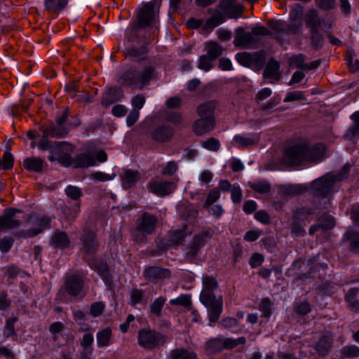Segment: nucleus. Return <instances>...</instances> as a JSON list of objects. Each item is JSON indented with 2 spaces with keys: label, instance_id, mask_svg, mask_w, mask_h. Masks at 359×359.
Segmentation results:
<instances>
[{
  "label": "nucleus",
  "instance_id": "f257e3e1",
  "mask_svg": "<svg viewBox=\"0 0 359 359\" xmlns=\"http://www.w3.org/2000/svg\"><path fill=\"white\" fill-rule=\"evenodd\" d=\"M326 158V147L323 144L309 145L306 142L288 148L283 162L288 166L298 165L304 162L318 163Z\"/></svg>",
  "mask_w": 359,
  "mask_h": 359
},
{
  "label": "nucleus",
  "instance_id": "f03ea898",
  "mask_svg": "<svg viewBox=\"0 0 359 359\" xmlns=\"http://www.w3.org/2000/svg\"><path fill=\"white\" fill-rule=\"evenodd\" d=\"M155 68L151 64L126 66L118 79V82L123 87L133 90H142L149 85L154 79Z\"/></svg>",
  "mask_w": 359,
  "mask_h": 359
},
{
  "label": "nucleus",
  "instance_id": "7ed1b4c3",
  "mask_svg": "<svg viewBox=\"0 0 359 359\" xmlns=\"http://www.w3.org/2000/svg\"><path fill=\"white\" fill-rule=\"evenodd\" d=\"M350 168V165H345L341 173L337 175L327 173L323 177L314 180L311 184L290 186L289 190L294 194H298L302 191H309L315 196H327L337 190V184L339 182L346 178V173Z\"/></svg>",
  "mask_w": 359,
  "mask_h": 359
},
{
  "label": "nucleus",
  "instance_id": "20e7f679",
  "mask_svg": "<svg viewBox=\"0 0 359 359\" xmlns=\"http://www.w3.org/2000/svg\"><path fill=\"white\" fill-rule=\"evenodd\" d=\"M217 288V283L214 278L210 276L203 277L200 301L206 307L210 322H216L223 310L222 295L215 294Z\"/></svg>",
  "mask_w": 359,
  "mask_h": 359
},
{
  "label": "nucleus",
  "instance_id": "39448f33",
  "mask_svg": "<svg viewBox=\"0 0 359 359\" xmlns=\"http://www.w3.org/2000/svg\"><path fill=\"white\" fill-rule=\"evenodd\" d=\"M159 7L160 5L157 4L156 8H155L151 2L144 5L137 15L138 26L141 27H147L149 26L156 27Z\"/></svg>",
  "mask_w": 359,
  "mask_h": 359
},
{
  "label": "nucleus",
  "instance_id": "423d86ee",
  "mask_svg": "<svg viewBox=\"0 0 359 359\" xmlns=\"http://www.w3.org/2000/svg\"><path fill=\"white\" fill-rule=\"evenodd\" d=\"M50 218L46 216H30L27 222L28 229L26 231V236L28 237L35 236L42 232L43 229L50 228Z\"/></svg>",
  "mask_w": 359,
  "mask_h": 359
},
{
  "label": "nucleus",
  "instance_id": "0eeeda50",
  "mask_svg": "<svg viewBox=\"0 0 359 359\" xmlns=\"http://www.w3.org/2000/svg\"><path fill=\"white\" fill-rule=\"evenodd\" d=\"M177 185L173 182L154 180L148 185L149 190L157 196H165L173 193Z\"/></svg>",
  "mask_w": 359,
  "mask_h": 359
},
{
  "label": "nucleus",
  "instance_id": "6e6552de",
  "mask_svg": "<svg viewBox=\"0 0 359 359\" xmlns=\"http://www.w3.org/2000/svg\"><path fill=\"white\" fill-rule=\"evenodd\" d=\"M81 241L82 243L81 253L86 261H89L88 257L93 255L97 249V242L94 233L90 231H84Z\"/></svg>",
  "mask_w": 359,
  "mask_h": 359
},
{
  "label": "nucleus",
  "instance_id": "1a4fd4ad",
  "mask_svg": "<svg viewBox=\"0 0 359 359\" xmlns=\"http://www.w3.org/2000/svg\"><path fill=\"white\" fill-rule=\"evenodd\" d=\"M160 341L158 333L150 330H141L138 333V344L146 348H152L157 346Z\"/></svg>",
  "mask_w": 359,
  "mask_h": 359
},
{
  "label": "nucleus",
  "instance_id": "9d476101",
  "mask_svg": "<svg viewBox=\"0 0 359 359\" xmlns=\"http://www.w3.org/2000/svg\"><path fill=\"white\" fill-rule=\"evenodd\" d=\"M210 231H203L196 235L191 243L187 247L186 255L189 258H193L197 255L199 250L205 245L208 239L210 238Z\"/></svg>",
  "mask_w": 359,
  "mask_h": 359
},
{
  "label": "nucleus",
  "instance_id": "9b49d317",
  "mask_svg": "<svg viewBox=\"0 0 359 359\" xmlns=\"http://www.w3.org/2000/svg\"><path fill=\"white\" fill-rule=\"evenodd\" d=\"M258 43V40L255 38L251 32H247L243 29H238L234 39V45L241 48L255 47Z\"/></svg>",
  "mask_w": 359,
  "mask_h": 359
},
{
  "label": "nucleus",
  "instance_id": "f8f14e48",
  "mask_svg": "<svg viewBox=\"0 0 359 359\" xmlns=\"http://www.w3.org/2000/svg\"><path fill=\"white\" fill-rule=\"evenodd\" d=\"M83 287L81 278L76 274L68 276L66 278L63 290L71 296H77Z\"/></svg>",
  "mask_w": 359,
  "mask_h": 359
},
{
  "label": "nucleus",
  "instance_id": "ddd939ff",
  "mask_svg": "<svg viewBox=\"0 0 359 359\" xmlns=\"http://www.w3.org/2000/svg\"><path fill=\"white\" fill-rule=\"evenodd\" d=\"M16 212L15 209H8L5 211L4 215L0 217V229L8 230L19 226L20 221L15 216Z\"/></svg>",
  "mask_w": 359,
  "mask_h": 359
},
{
  "label": "nucleus",
  "instance_id": "4468645a",
  "mask_svg": "<svg viewBox=\"0 0 359 359\" xmlns=\"http://www.w3.org/2000/svg\"><path fill=\"white\" fill-rule=\"evenodd\" d=\"M123 97L124 93L121 88L111 87L108 88L103 94L102 104L108 106L119 101Z\"/></svg>",
  "mask_w": 359,
  "mask_h": 359
},
{
  "label": "nucleus",
  "instance_id": "2eb2a0df",
  "mask_svg": "<svg viewBox=\"0 0 359 359\" xmlns=\"http://www.w3.org/2000/svg\"><path fill=\"white\" fill-rule=\"evenodd\" d=\"M215 126V118H201L195 121L194 131L197 135H203L212 130Z\"/></svg>",
  "mask_w": 359,
  "mask_h": 359
},
{
  "label": "nucleus",
  "instance_id": "dca6fc26",
  "mask_svg": "<svg viewBox=\"0 0 359 359\" xmlns=\"http://www.w3.org/2000/svg\"><path fill=\"white\" fill-rule=\"evenodd\" d=\"M121 184L124 189L135 186L141 178L140 172L133 170H125L121 174Z\"/></svg>",
  "mask_w": 359,
  "mask_h": 359
},
{
  "label": "nucleus",
  "instance_id": "f3484780",
  "mask_svg": "<svg viewBox=\"0 0 359 359\" xmlns=\"http://www.w3.org/2000/svg\"><path fill=\"white\" fill-rule=\"evenodd\" d=\"M221 9L230 18H238L243 11L241 4H233L229 1H224L220 6Z\"/></svg>",
  "mask_w": 359,
  "mask_h": 359
},
{
  "label": "nucleus",
  "instance_id": "a211bd4d",
  "mask_svg": "<svg viewBox=\"0 0 359 359\" xmlns=\"http://www.w3.org/2000/svg\"><path fill=\"white\" fill-rule=\"evenodd\" d=\"M57 150L64 153L63 156L55 157L54 156H51L49 157V160L50 161H53L55 158H57L62 165L65 166H69L72 163V158L68 155L69 151H72V147L71 144L67 142L60 143L57 145Z\"/></svg>",
  "mask_w": 359,
  "mask_h": 359
},
{
  "label": "nucleus",
  "instance_id": "6ab92c4d",
  "mask_svg": "<svg viewBox=\"0 0 359 359\" xmlns=\"http://www.w3.org/2000/svg\"><path fill=\"white\" fill-rule=\"evenodd\" d=\"M217 102L214 100L208 101L200 104L197 108V113L201 118H215L214 111Z\"/></svg>",
  "mask_w": 359,
  "mask_h": 359
},
{
  "label": "nucleus",
  "instance_id": "aec40b11",
  "mask_svg": "<svg viewBox=\"0 0 359 359\" xmlns=\"http://www.w3.org/2000/svg\"><path fill=\"white\" fill-rule=\"evenodd\" d=\"M173 134L172 129L166 126L157 127L151 133L152 137L159 142L168 140Z\"/></svg>",
  "mask_w": 359,
  "mask_h": 359
},
{
  "label": "nucleus",
  "instance_id": "412c9836",
  "mask_svg": "<svg viewBox=\"0 0 359 359\" xmlns=\"http://www.w3.org/2000/svg\"><path fill=\"white\" fill-rule=\"evenodd\" d=\"M70 241L68 236L62 231L56 232L51 238L50 245L59 249L67 248L69 245Z\"/></svg>",
  "mask_w": 359,
  "mask_h": 359
},
{
  "label": "nucleus",
  "instance_id": "4be33fe9",
  "mask_svg": "<svg viewBox=\"0 0 359 359\" xmlns=\"http://www.w3.org/2000/svg\"><path fill=\"white\" fill-rule=\"evenodd\" d=\"M205 55L215 60L222 54L224 48L218 43L210 41L205 43Z\"/></svg>",
  "mask_w": 359,
  "mask_h": 359
},
{
  "label": "nucleus",
  "instance_id": "5701e85b",
  "mask_svg": "<svg viewBox=\"0 0 359 359\" xmlns=\"http://www.w3.org/2000/svg\"><path fill=\"white\" fill-rule=\"evenodd\" d=\"M156 218L151 215L144 214L142 215L140 224V229L145 233H151L156 226Z\"/></svg>",
  "mask_w": 359,
  "mask_h": 359
},
{
  "label": "nucleus",
  "instance_id": "b1692460",
  "mask_svg": "<svg viewBox=\"0 0 359 359\" xmlns=\"http://www.w3.org/2000/svg\"><path fill=\"white\" fill-rule=\"evenodd\" d=\"M225 19L222 13L215 11L212 16L205 22L204 30H211L224 22Z\"/></svg>",
  "mask_w": 359,
  "mask_h": 359
},
{
  "label": "nucleus",
  "instance_id": "393cba45",
  "mask_svg": "<svg viewBox=\"0 0 359 359\" xmlns=\"http://www.w3.org/2000/svg\"><path fill=\"white\" fill-rule=\"evenodd\" d=\"M279 64L274 60H271L267 63V65L264 69V76L266 78H270L271 79H278L279 74Z\"/></svg>",
  "mask_w": 359,
  "mask_h": 359
},
{
  "label": "nucleus",
  "instance_id": "a878e982",
  "mask_svg": "<svg viewBox=\"0 0 359 359\" xmlns=\"http://www.w3.org/2000/svg\"><path fill=\"white\" fill-rule=\"evenodd\" d=\"M332 338L330 334L322 337L316 346V350L319 355H324L327 354L330 348Z\"/></svg>",
  "mask_w": 359,
  "mask_h": 359
},
{
  "label": "nucleus",
  "instance_id": "bb28decb",
  "mask_svg": "<svg viewBox=\"0 0 359 359\" xmlns=\"http://www.w3.org/2000/svg\"><path fill=\"white\" fill-rule=\"evenodd\" d=\"M96 165L95 158L89 154H79L75 158V165L79 168H87Z\"/></svg>",
  "mask_w": 359,
  "mask_h": 359
},
{
  "label": "nucleus",
  "instance_id": "cd10ccee",
  "mask_svg": "<svg viewBox=\"0 0 359 359\" xmlns=\"http://www.w3.org/2000/svg\"><path fill=\"white\" fill-rule=\"evenodd\" d=\"M351 118L354 121V124L347 131L346 136L347 138L354 141L358 140L359 135V111H355Z\"/></svg>",
  "mask_w": 359,
  "mask_h": 359
},
{
  "label": "nucleus",
  "instance_id": "c85d7f7f",
  "mask_svg": "<svg viewBox=\"0 0 359 359\" xmlns=\"http://www.w3.org/2000/svg\"><path fill=\"white\" fill-rule=\"evenodd\" d=\"M44 162L40 158H27L24 161V166L26 169L34 171L40 172L43 170Z\"/></svg>",
  "mask_w": 359,
  "mask_h": 359
},
{
  "label": "nucleus",
  "instance_id": "c756f323",
  "mask_svg": "<svg viewBox=\"0 0 359 359\" xmlns=\"http://www.w3.org/2000/svg\"><path fill=\"white\" fill-rule=\"evenodd\" d=\"M68 116V113L65 111L63 114L57 118V127L54 128L50 135L55 137H62L67 133V130L62 129V125L66 121Z\"/></svg>",
  "mask_w": 359,
  "mask_h": 359
},
{
  "label": "nucleus",
  "instance_id": "7c9ffc66",
  "mask_svg": "<svg viewBox=\"0 0 359 359\" xmlns=\"http://www.w3.org/2000/svg\"><path fill=\"white\" fill-rule=\"evenodd\" d=\"M171 359H197V355L185 348H176L170 352Z\"/></svg>",
  "mask_w": 359,
  "mask_h": 359
},
{
  "label": "nucleus",
  "instance_id": "2f4dec72",
  "mask_svg": "<svg viewBox=\"0 0 359 359\" xmlns=\"http://www.w3.org/2000/svg\"><path fill=\"white\" fill-rule=\"evenodd\" d=\"M90 266L95 269L100 277L102 278L105 284L110 288H111V277L109 273V271L107 269V266L104 264H101L100 266H96L93 263H90Z\"/></svg>",
  "mask_w": 359,
  "mask_h": 359
},
{
  "label": "nucleus",
  "instance_id": "473e14b6",
  "mask_svg": "<svg viewBox=\"0 0 359 359\" xmlns=\"http://www.w3.org/2000/svg\"><path fill=\"white\" fill-rule=\"evenodd\" d=\"M111 331L105 328L97 334V344L100 347L107 346L111 344Z\"/></svg>",
  "mask_w": 359,
  "mask_h": 359
},
{
  "label": "nucleus",
  "instance_id": "72a5a7b5",
  "mask_svg": "<svg viewBox=\"0 0 359 359\" xmlns=\"http://www.w3.org/2000/svg\"><path fill=\"white\" fill-rule=\"evenodd\" d=\"M191 233V229H188L187 226L186 229L182 230H175L172 232V236L170 237V242L171 245H177L180 243L184 238V237Z\"/></svg>",
  "mask_w": 359,
  "mask_h": 359
},
{
  "label": "nucleus",
  "instance_id": "f704fd0d",
  "mask_svg": "<svg viewBox=\"0 0 359 359\" xmlns=\"http://www.w3.org/2000/svg\"><path fill=\"white\" fill-rule=\"evenodd\" d=\"M67 3L68 0H46L45 6L50 11H58L62 10Z\"/></svg>",
  "mask_w": 359,
  "mask_h": 359
},
{
  "label": "nucleus",
  "instance_id": "c9c22d12",
  "mask_svg": "<svg viewBox=\"0 0 359 359\" xmlns=\"http://www.w3.org/2000/svg\"><path fill=\"white\" fill-rule=\"evenodd\" d=\"M255 140L250 137H244L239 135L234 136L233 143L238 148H245L255 143Z\"/></svg>",
  "mask_w": 359,
  "mask_h": 359
},
{
  "label": "nucleus",
  "instance_id": "e433bc0d",
  "mask_svg": "<svg viewBox=\"0 0 359 359\" xmlns=\"http://www.w3.org/2000/svg\"><path fill=\"white\" fill-rule=\"evenodd\" d=\"M13 161L14 159L10 151V149H8L4 152L2 160L0 159V170H8L13 168Z\"/></svg>",
  "mask_w": 359,
  "mask_h": 359
},
{
  "label": "nucleus",
  "instance_id": "4c0bfd02",
  "mask_svg": "<svg viewBox=\"0 0 359 359\" xmlns=\"http://www.w3.org/2000/svg\"><path fill=\"white\" fill-rule=\"evenodd\" d=\"M358 294V289L352 288L349 290L348 293L346 295V299L350 306L354 309L355 311L358 310V302H357V296Z\"/></svg>",
  "mask_w": 359,
  "mask_h": 359
},
{
  "label": "nucleus",
  "instance_id": "58836bf2",
  "mask_svg": "<svg viewBox=\"0 0 359 359\" xmlns=\"http://www.w3.org/2000/svg\"><path fill=\"white\" fill-rule=\"evenodd\" d=\"M213 61H214L213 59H212L211 57H208L206 55H201L198 59V67L201 70H203L205 72H208L213 67V65H212Z\"/></svg>",
  "mask_w": 359,
  "mask_h": 359
},
{
  "label": "nucleus",
  "instance_id": "ea45409f",
  "mask_svg": "<svg viewBox=\"0 0 359 359\" xmlns=\"http://www.w3.org/2000/svg\"><path fill=\"white\" fill-rule=\"evenodd\" d=\"M187 208H189L187 217H185V216L183 215V211L185 210V208L184 205H179L178 206V211L181 216L183 217V219L187 220L188 223L191 224L194 222L196 216H197V211L195 210V208L192 206L187 207Z\"/></svg>",
  "mask_w": 359,
  "mask_h": 359
},
{
  "label": "nucleus",
  "instance_id": "a19ab883",
  "mask_svg": "<svg viewBox=\"0 0 359 359\" xmlns=\"http://www.w3.org/2000/svg\"><path fill=\"white\" fill-rule=\"evenodd\" d=\"M205 347L211 353L219 351L223 348L222 341L219 338L210 339L206 342Z\"/></svg>",
  "mask_w": 359,
  "mask_h": 359
},
{
  "label": "nucleus",
  "instance_id": "79ce46f5",
  "mask_svg": "<svg viewBox=\"0 0 359 359\" xmlns=\"http://www.w3.org/2000/svg\"><path fill=\"white\" fill-rule=\"evenodd\" d=\"M202 147L209 151H217L220 148L219 141L214 137H210L201 142Z\"/></svg>",
  "mask_w": 359,
  "mask_h": 359
},
{
  "label": "nucleus",
  "instance_id": "37998d69",
  "mask_svg": "<svg viewBox=\"0 0 359 359\" xmlns=\"http://www.w3.org/2000/svg\"><path fill=\"white\" fill-rule=\"evenodd\" d=\"M272 303L269 299H263L259 303V310L262 316L269 317L271 313Z\"/></svg>",
  "mask_w": 359,
  "mask_h": 359
},
{
  "label": "nucleus",
  "instance_id": "c03bdc74",
  "mask_svg": "<svg viewBox=\"0 0 359 359\" xmlns=\"http://www.w3.org/2000/svg\"><path fill=\"white\" fill-rule=\"evenodd\" d=\"M178 170L177 163L173 161L168 162L161 170V173L164 175H172Z\"/></svg>",
  "mask_w": 359,
  "mask_h": 359
},
{
  "label": "nucleus",
  "instance_id": "a18cd8bd",
  "mask_svg": "<svg viewBox=\"0 0 359 359\" xmlns=\"http://www.w3.org/2000/svg\"><path fill=\"white\" fill-rule=\"evenodd\" d=\"M290 65L302 69H307L308 67V64L304 63V57L302 55L292 57L290 59Z\"/></svg>",
  "mask_w": 359,
  "mask_h": 359
},
{
  "label": "nucleus",
  "instance_id": "49530a36",
  "mask_svg": "<svg viewBox=\"0 0 359 359\" xmlns=\"http://www.w3.org/2000/svg\"><path fill=\"white\" fill-rule=\"evenodd\" d=\"M146 97L143 94H137L133 96L130 100L133 109H136L138 111L144 107Z\"/></svg>",
  "mask_w": 359,
  "mask_h": 359
},
{
  "label": "nucleus",
  "instance_id": "de8ad7c7",
  "mask_svg": "<svg viewBox=\"0 0 359 359\" xmlns=\"http://www.w3.org/2000/svg\"><path fill=\"white\" fill-rule=\"evenodd\" d=\"M191 302V297L189 294H181L178 297L170 300L172 305H181L188 306Z\"/></svg>",
  "mask_w": 359,
  "mask_h": 359
},
{
  "label": "nucleus",
  "instance_id": "09e8293b",
  "mask_svg": "<svg viewBox=\"0 0 359 359\" xmlns=\"http://www.w3.org/2000/svg\"><path fill=\"white\" fill-rule=\"evenodd\" d=\"M220 196V192L217 189H213L209 192L207 199L203 204V208H208V206L212 205L213 203L217 201Z\"/></svg>",
  "mask_w": 359,
  "mask_h": 359
},
{
  "label": "nucleus",
  "instance_id": "8fccbe9b",
  "mask_svg": "<svg viewBox=\"0 0 359 359\" xmlns=\"http://www.w3.org/2000/svg\"><path fill=\"white\" fill-rule=\"evenodd\" d=\"M245 342V337H239L238 339L227 338L222 341L223 347L226 348H232L238 344H243Z\"/></svg>",
  "mask_w": 359,
  "mask_h": 359
},
{
  "label": "nucleus",
  "instance_id": "3c124183",
  "mask_svg": "<svg viewBox=\"0 0 359 359\" xmlns=\"http://www.w3.org/2000/svg\"><path fill=\"white\" fill-rule=\"evenodd\" d=\"M237 61L244 66H249L252 62V57L248 53H240L236 55Z\"/></svg>",
  "mask_w": 359,
  "mask_h": 359
},
{
  "label": "nucleus",
  "instance_id": "603ef678",
  "mask_svg": "<svg viewBox=\"0 0 359 359\" xmlns=\"http://www.w3.org/2000/svg\"><path fill=\"white\" fill-rule=\"evenodd\" d=\"M65 193L72 199L77 200L81 196V191L77 187L69 185L65 189Z\"/></svg>",
  "mask_w": 359,
  "mask_h": 359
},
{
  "label": "nucleus",
  "instance_id": "864d4df0",
  "mask_svg": "<svg viewBox=\"0 0 359 359\" xmlns=\"http://www.w3.org/2000/svg\"><path fill=\"white\" fill-rule=\"evenodd\" d=\"M209 214L212 215L214 217L219 218L222 217V215L224 212V208L222 207V205H209L208 208H205Z\"/></svg>",
  "mask_w": 359,
  "mask_h": 359
},
{
  "label": "nucleus",
  "instance_id": "5fc2aeb1",
  "mask_svg": "<svg viewBox=\"0 0 359 359\" xmlns=\"http://www.w3.org/2000/svg\"><path fill=\"white\" fill-rule=\"evenodd\" d=\"M16 318H10L6 321V326L4 330V334L6 337H12L15 334L14 324L16 322Z\"/></svg>",
  "mask_w": 359,
  "mask_h": 359
},
{
  "label": "nucleus",
  "instance_id": "6e6d98bb",
  "mask_svg": "<svg viewBox=\"0 0 359 359\" xmlns=\"http://www.w3.org/2000/svg\"><path fill=\"white\" fill-rule=\"evenodd\" d=\"M165 302V299L163 297H159L151 305V312L158 315L161 311L163 306Z\"/></svg>",
  "mask_w": 359,
  "mask_h": 359
},
{
  "label": "nucleus",
  "instance_id": "4d7b16f0",
  "mask_svg": "<svg viewBox=\"0 0 359 359\" xmlns=\"http://www.w3.org/2000/svg\"><path fill=\"white\" fill-rule=\"evenodd\" d=\"M305 97L304 93L302 91H293L287 94L284 99V102H294L297 100H304Z\"/></svg>",
  "mask_w": 359,
  "mask_h": 359
},
{
  "label": "nucleus",
  "instance_id": "13d9d810",
  "mask_svg": "<svg viewBox=\"0 0 359 359\" xmlns=\"http://www.w3.org/2000/svg\"><path fill=\"white\" fill-rule=\"evenodd\" d=\"M231 198L233 203H240L242 199V191L241 187L234 184L231 189Z\"/></svg>",
  "mask_w": 359,
  "mask_h": 359
},
{
  "label": "nucleus",
  "instance_id": "bf43d9fd",
  "mask_svg": "<svg viewBox=\"0 0 359 359\" xmlns=\"http://www.w3.org/2000/svg\"><path fill=\"white\" fill-rule=\"evenodd\" d=\"M252 189L259 194H266L270 190V186L265 182L255 183L252 186Z\"/></svg>",
  "mask_w": 359,
  "mask_h": 359
},
{
  "label": "nucleus",
  "instance_id": "052dcab7",
  "mask_svg": "<svg viewBox=\"0 0 359 359\" xmlns=\"http://www.w3.org/2000/svg\"><path fill=\"white\" fill-rule=\"evenodd\" d=\"M140 117V111L136 109L130 110L126 118V123L128 127H131L137 122Z\"/></svg>",
  "mask_w": 359,
  "mask_h": 359
},
{
  "label": "nucleus",
  "instance_id": "680f3d73",
  "mask_svg": "<svg viewBox=\"0 0 359 359\" xmlns=\"http://www.w3.org/2000/svg\"><path fill=\"white\" fill-rule=\"evenodd\" d=\"M90 179L95 181L106 182L113 180L114 177L102 172H95L90 175Z\"/></svg>",
  "mask_w": 359,
  "mask_h": 359
},
{
  "label": "nucleus",
  "instance_id": "e2e57ef3",
  "mask_svg": "<svg viewBox=\"0 0 359 359\" xmlns=\"http://www.w3.org/2000/svg\"><path fill=\"white\" fill-rule=\"evenodd\" d=\"M252 35L255 36L256 39L259 41V36H266L269 35L271 32L270 31L263 26L255 27L252 29Z\"/></svg>",
  "mask_w": 359,
  "mask_h": 359
},
{
  "label": "nucleus",
  "instance_id": "0e129e2a",
  "mask_svg": "<svg viewBox=\"0 0 359 359\" xmlns=\"http://www.w3.org/2000/svg\"><path fill=\"white\" fill-rule=\"evenodd\" d=\"M104 309V304L102 302H95L90 306V313L93 316H100Z\"/></svg>",
  "mask_w": 359,
  "mask_h": 359
},
{
  "label": "nucleus",
  "instance_id": "69168bd1",
  "mask_svg": "<svg viewBox=\"0 0 359 359\" xmlns=\"http://www.w3.org/2000/svg\"><path fill=\"white\" fill-rule=\"evenodd\" d=\"M264 259V257L261 254L255 253L250 257L249 264L252 268H256L262 264Z\"/></svg>",
  "mask_w": 359,
  "mask_h": 359
},
{
  "label": "nucleus",
  "instance_id": "338daca9",
  "mask_svg": "<svg viewBox=\"0 0 359 359\" xmlns=\"http://www.w3.org/2000/svg\"><path fill=\"white\" fill-rule=\"evenodd\" d=\"M213 174L208 170H203L198 177L201 184H206L211 182Z\"/></svg>",
  "mask_w": 359,
  "mask_h": 359
},
{
  "label": "nucleus",
  "instance_id": "774afa93",
  "mask_svg": "<svg viewBox=\"0 0 359 359\" xmlns=\"http://www.w3.org/2000/svg\"><path fill=\"white\" fill-rule=\"evenodd\" d=\"M319 223L322 229H331L334 226V218L330 215L325 216V218H321Z\"/></svg>",
  "mask_w": 359,
  "mask_h": 359
}]
</instances>
